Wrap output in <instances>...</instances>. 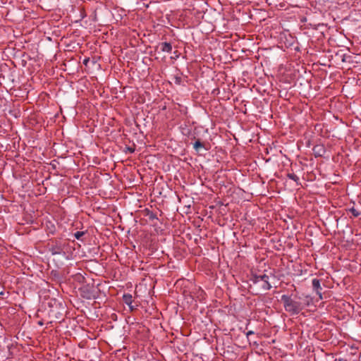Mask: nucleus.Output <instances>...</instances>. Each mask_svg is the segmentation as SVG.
Wrapping results in <instances>:
<instances>
[{"mask_svg":"<svg viewBox=\"0 0 361 361\" xmlns=\"http://www.w3.org/2000/svg\"><path fill=\"white\" fill-rule=\"evenodd\" d=\"M82 298L87 300L97 299L99 297L100 290L99 285L94 286V283H87L79 288Z\"/></svg>","mask_w":361,"mask_h":361,"instance_id":"obj_2","label":"nucleus"},{"mask_svg":"<svg viewBox=\"0 0 361 361\" xmlns=\"http://www.w3.org/2000/svg\"><path fill=\"white\" fill-rule=\"evenodd\" d=\"M193 148L196 152H199L201 149L204 148L205 149H208L206 147V145L204 142H202L200 140V139H197L195 143L193 144Z\"/></svg>","mask_w":361,"mask_h":361,"instance_id":"obj_9","label":"nucleus"},{"mask_svg":"<svg viewBox=\"0 0 361 361\" xmlns=\"http://www.w3.org/2000/svg\"><path fill=\"white\" fill-rule=\"evenodd\" d=\"M312 151L315 157H322L326 153V148L323 145H316Z\"/></svg>","mask_w":361,"mask_h":361,"instance_id":"obj_5","label":"nucleus"},{"mask_svg":"<svg viewBox=\"0 0 361 361\" xmlns=\"http://www.w3.org/2000/svg\"><path fill=\"white\" fill-rule=\"evenodd\" d=\"M123 301L125 304L128 305L131 310H133V307L131 306L133 302V297L132 295L130 293H126L123 295Z\"/></svg>","mask_w":361,"mask_h":361,"instance_id":"obj_8","label":"nucleus"},{"mask_svg":"<svg viewBox=\"0 0 361 361\" xmlns=\"http://www.w3.org/2000/svg\"><path fill=\"white\" fill-rule=\"evenodd\" d=\"M349 212L354 217H357L360 214V213L354 207L349 209Z\"/></svg>","mask_w":361,"mask_h":361,"instance_id":"obj_14","label":"nucleus"},{"mask_svg":"<svg viewBox=\"0 0 361 361\" xmlns=\"http://www.w3.org/2000/svg\"><path fill=\"white\" fill-rule=\"evenodd\" d=\"M45 230L48 234H54L56 232V226L52 222L47 221Z\"/></svg>","mask_w":361,"mask_h":361,"instance_id":"obj_7","label":"nucleus"},{"mask_svg":"<svg viewBox=\"0 0 361 361\" xmlns=\"http://www.w3.org/2000/svg\"><path fill=\"white\" fill-rule=\"evenodd\" d=\"M39 325H43V322H39Z\"/></svg>","mask_w":361,"mask_h":361,"instance_id":"obj_20","label":"nucleus"},{"mask_svg":"<svg viewBox=\"0 0 361 361\" xmlns=\"http://www.w3.org/2000/svg\"><path fill=\"white\" fill-rule=\"evenodd\" d=\"M161 50L163 52L171 53L172 51V45L169 42H162L161 44Z\"/></svg>","mask_w":361,"mask_h":361,"instance_id":"obj_10","label":"nucleus"},{"mask_svg":"<svg viewBox=\"0 0 361 361\" xmlns=\"http://www.w3.org/2000/svg\"><path fill=\"white\" fill-rule=\"evenodd\" d=\"M127 150L130 153H133L135 152V149L132 147H128Z\"/></svg>","mask_w":361,"mask_h":361,"instance_id":"obj_18","label":"nucleus"},{"mask_svg":"<svg viewBox=\"0 0 361 361\" xmlns=\"http://www.w3.org/2000/svg\"><path fill=\"white\" fill-rule=\"evenodd\" d=\"M174 82L177 85H180L182 83V78L180 75L174 76Z\"/></svg>","mask_w":361,"mask_h":361,"instance_id":"obj_16","label":"nucleus"},{"mask_svg":"<svg viewBox=\"0 0 361 361\" xmlns=\"http://www.w3.org/2000/svg\"><path fill=\"white\" fill-rule=\"evenodd\" d=\"M287 177L289 179H291V180H294L298 185H300V183L299 182V178L295 173H288L287 174Z\"/></svg>","mask_w":361,"mask_h":361,"instance_id":"obj_13","label":"nucleus"},{"mask_svg":"<svg viewBox=\"0 0 361 361\" xmlns=\"http://www.w3.org/2000/svg\"><path fill=\"white\" fill-rule=\"evenodd\" d=\"M89 61H90L89 58H86V59H84V61H83V63H84L85 65H87V63L89 62Z\"/></svg>","mask_w":361,"mask_h":361,"instance_id":"obj_19","label":"nucleus"},{"mask_svg":"<svg viewBox=\"0 0 361 361\" xmlns=\"http://www.w3.org/2000/svg\"><path fill=\"white\" fill-rule=\"evenodd\" d=\"M85 234V231H77L74 233V237L76 239L80 240L81 238V237L83 236Z\"/></svg>","mask_w":361,"mask_h":361,"instance_id":"obj_15","label":"nucleus"},{"mask_svg":"<svg viewBox=\"0 0 361 361\" xmlns=\"http://www.w3.org/2000/svg\"><path fill=\"white\" fill-rule=\"evenodd\" d=\"M67 242L66 240H61L54 239L51 240V243L49 245V251L52 255H61L64 252Z\"/></svg>","mask_w":361,"mask_h":361,"instance_id":"obj_4","label":"nucleus"},{"mask_svg":"<svg viewBox=\"0 0 361 361\" xmlns=\"http://www.w3.org/2000/svg\"><path fill=\"white\" fill-rule=\"evenodd\" d=\"M181 133L183 135L189 136L191 133V128H189L187 125H184V126H180Z\"/></svg>","mask_w":361,"mask_h":361,"instance_id":"obj_12","label":"nucleus"},{"mask_svg":"<svg viewBox=\"0 0 361 361\" xmlns=\"http://www.w3.org/2000/svg\"><path fill=\"white\" fill-rule=\"evenodd\" d=\"M145 216L148 217L149 220L153 221L154 219H157V215L149 210V209H145L144 211Z\"/></svg>","mask_w":361,"mask_h":361,"instance_id":"obj_11","label":"nucleus"},{"mask_svg":"<svg viewBox=\"0 0 361 361\" xmlns=\"http://www.w3.org/2000/svg\"><path fill=\"white\" fill-rule=\"evenodd\" d=\"M312 288L314 290H315L316 293L319 295L320 299H322V286L320 284V280L318 279H314L312 281Z\"/></svg>","mask_w":361,"mask_h":361,"instance_id":"obj_6","label":"nucleus"},{"mask_svg":"<svg viewBox=\"0 0 361 361\" xmlns=\"http://www.w3.org/2000/svg\"><path fill=\"white\" fill-rule=\"evenodd\" d=\"M250 280L254 284H259L260 288L264 291L269 290L271 288L269 276L266 274L258 275L255 273H252Z\"/></svg>","mask_w":361,"mask_h":361,"instance_id":"obj_3","label":"nucleus"},{"mask_svg":"<svg viewBox=\"0 0 361 361\" xmlns=\"http://www.w3.org/2000/svg\"><path fill=\"white\" fill-rule=\"evenodd\" d=\"M281 301L283 302L284 310L290 316L299 314L303 310L312 303V298L310 295L302 294L298 295H282Z\"/></svg>","mask_w":361,"mask_h":361,"instance_id":"obj_1","label":"nucleus"},{"mask_svg":"<svg viewBox=\"0 0 361 361\" xmlns=\"http://www.w3.org/2000/svg\"><path fill=\"white\" fill-rule=\"evenodd\" d=\"M253 334H255V332H254L253 331H247V332L246 333V336H247V337H248V336H250V335H253Z\"/></svg>","mask_w":361,"mask_h":361,"instance_id":"obj_17","label":"nucleus"}]
</instances>
